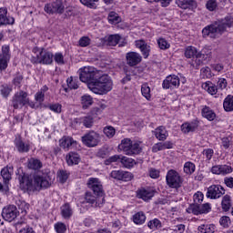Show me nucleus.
<instances>
[{
	"instance_id": "24",
	"label": "nucleus",
	"mask_w": 233,
	"mask_h": 233,
	"mask_svg": "<svg viewBox=\"0 0 233 233\" xmlns=\"http://www.w3.org/2000/svg\"><path fill=\"white\" fill-rule=\"evenodd\" d=\"M15 148L20 152V154H25L30 152V145L23 141L21 138H16L15 140Z\"/></svg>"
},
{
	"instance_id": "44",
	"label": "nucleus",
	"mask_w": 233,
	"mask_h": 233,
	"mask_svg": "<svg viewBox=\"0 0 233 233\" xmlns=\"http://www.w3.org/2000/svg\"><path fill=\"white\" fill-rule=\"evenodd\" d=\"M68 176H70V173L66 170L60 169L57 172V177L60 183H66V180L68 179Z\"/></svg>"
},
{
	"instance_id": "37",
	"label": "nucleus",
	"mask_w": 233,
	"mask_h": 233,
	"mask_svg": "<svg viewBox=\"0 0 233 233\" xmlns=\"http://www.w3.org/2000/svg\"><path fill=\"white\" fill-rule=\"evenodd\" d=\"M61 214L65 218V219H69L72 217V208H70V204H65L61 207Z\"/></svg>"
},
{
	"instance_id": "48",
	"label": "nucleus",
	"mask_w": 233,
	"mask_h": 233,
	"mask_svg": "<svg viewBox=\"0 0 233 233\" xmlns=\"http://www.w3.org/2000/svg\"><path fill=\"white\" fill-rule=\"evenodd\" d=\"M176 3L179 8H183V10H187V8H190V5H192L191 0H176Z\"/></svg>"
},
{
	"instance_id": "18",
	"label": "nucleus",
	"mask_w": 233,
	"mask_h": 233,
	"mask_svg": "<svg viewBox=\"0 0 233 233\" xmlns=\"http://www.w3.org/2000/svg\"><path fill=\"white\" fill-rule=\"evenodd\" d=\"M135 46L137 48H139L145 59H147L148 56H150L151 47L145 40L139 39L135 41Z\"/></svg>"
},
{
	"instance_id": "61",
	"label": "nucleus",
	"mask_w": 233,
	"mask_h": 233,
	"mask_svg": "<svg viewBox=\"0 0 233 233\" xmlns=\"http://www.w3.org/2000/svg\"><path fill=\"white\" fill-rule=\"evenodd\" d=\"M97 157L105 158L108 156V149L106 147H101L96 153Z\"/></svg>"
},
{
	"instance_id": "36",
	"label": "nucleus",
	"mask_w": 233,
	"mask_h": 233,
	"mask_svg": "<svg viewBox=\"0 0 233 233\" xmlns=\"http://www.w3.org/2000/svg\"><path fill=\"white\" fill-rule=\"evenodd\" d=\"M107 21L110 25H118V23H121V17H119L117 13L112 11L108 14Z\"/></svg>"
},
{
	"instance_id": "20",
	"label": "nucleus",
	"mask_w": 233,
	"mask_h": 233,
	"mask_svg": "<svg viewBox=\"0 0 233 233\" xmlns=\"http://www.w3.org/2000/svg\"><path fill=\"white\" fill-rule=\"evenodd\" d=\"M126 59L127 65L129 66H136V65H139V63L142 61L143 57L139 53L136 52H129L126 55Z\"/></svg>"
},
{
	"instance_id": "31",
	"label": "nucleus",
	"mask_w": 233,
	"mask_h": 233,
	"mask_svg": "<svg viewBox=\"0 0 233 233\" xmlns=\"http://www.w3.org/2000/svg\"><path fill=\"white\" fill-rule=\"evenodd\" d=\"M16 228H20L19 233H35L34 228L25 222L16 223Z\"/></svg>"
},
{
	"instance_id": "26",
	"label": "nucleus",
	"mask_w": 233,
	"mask_h": 233,
	"mask_svg": "<svg viewBox=\"0 0 233 233\" xmlns=\"http://www.w3.org/2000/svg\"><path fill=\"white\" fill-rule=\"evenodd\" d=\"M201 114L208 121H214L216 119V113L209 106H205L201 110Z\"/></svg>"
},
{
	"instance_id": "16",
	"label": "nucleus",
	"mask_w": 233,
	"mask_h": 233,
	"mask_svg": "<svg viewBox=\"0 0 233 233\" xmlns=\"http://www.w3.org/2000/svg\"><path fill=\"white\" fill-rule=\"evenodd\" d=\"M179 86V76L176 75H170L163 81V88L168 90V88L174 89Z\"/></svg>"
},
{
	"instance_id": "39",
	"label": "nucleus",
	"mask_w": 233,
	"mask_h": 233,
	"mask_svg": "<svg viewBox=\"0 0 233 233\" xmlns=\"http://www.w3.org/2000/svg\"><path fill=\"white\" fill-rule=\"evenodd\" d=\"M1 176L5 181V183H8V181H10V179H12V168L11 167H4L1 170Z\"/></svg>"
},
{
	"instance_id": "28",
	"label": "nucleus",
	"mask_w": 233,
	"mask_h": 233,
	"mask_svg": "<svg viewBox=\"0 0 233 233\" xmlns=\"http://www.w3.org/2000/svg\"><path fill=\"white\" fill-rule=\"evenodd\" d=\"M147 221V215L143 211H139L133 215V222L135 225H143Z\"/></svg>"
},
{
	"instance_id": "56",
	"label": "nucleus",
	"mask_w": 233,
	"mask_h": 233,
	"mask_svg": "<svg viewBox=\"0 0 233 233\" xmlns=\"http://www.w3.org/2000/svg\"><path fill=\"white\" fill-rule=\"evenodd\" d=\"M49 110H52V112H56V114H61V104H52L48 106Z\"/></svg>"
},
{
	"instance_id": "3",
	"label": "nucleus",
	"mask_w": 233,
	"mask_h": 233,
	"mask_svg": "<svg viewBox=\"0 0 233 233\" xmlns=\"http://www.w3.org/2000/svg\"><path fill=\"white\" fill-rule=\"evenodd\" d=\"M231 26H233V18L227 16L222 20L216 21L213 24L204 27L202 29V35L203 37L216 39V37H219V35H222L225 32H227V28H231Z\"/></svg>"
},
{
	"instance_id": "13",
	"label": "nucleus",
	"mask_w": 233,
	"mask_h": 233,
	"mask_svg": "<svg viewBox=\"0 0 233 233\" xmlns=\"http://www.w3.org/2000/svg\"><path fill=\"white\" fill-rule=\"evenodd\" d=\"M110 177L113 179H117L118 181H132L134 175L128 171L123 170H114L110 173Z\"/></svg>"
},
{
	"instance_id": "25",
	"label": "nucleus",
	"mask_w": 233,
	"mask_h": 233,
	"mask_svg": "<svg viewBox=\"0 0 233 233\" xmlns=\"http://www.w3.org/2000/svg\"><path fill=\"white\" fill-rule=\"evenodd\" d=\"M66 161L69 167H72L74 165H79L81 158L79 157V154L76 152H69L66 157Z\"/></svg>"
},
{
	"instance_id": "6",
	"label": "nucleus",
	"mask_w": 233,
	"mask_h": 233,
	"mask_svg": "<svg viewBox=\"0 0 233 233\" xmlns=\"http://www.w3.org/2000/svg\"><path fill=\"white\" fill-rule=\"evenodd\" d=\"M33 52H39L36 55V57L32 58V63L37 65H52L54 63V53L50 51H46L45 49H40L38 47H35Z\"/></svg>"
},
{
	"instance_id": "62",
	"label": "nucleus",
	"mask_w": 233,
	"mask_h": 233,
	"mask_svg": "<svg viewBox=\"0 0 233 233\" xmlns=\"http://www.w3.org/2000/svg\"><path fill=\"white\" fill-rule=\"evenodd\" d=\"M35 99L37 103H43V101H45V93L43 91H38L35 95Z\"/></svg>"
},
{
	"instance_id": "64",
	"label": "nucleus",
	"mask_w": 233,
	"mask_h": 233,
	"mask_svg": "<svg viewBox=\"0 0 233 233\" xmlns=\"http://www.w3.org/2000/svg\"><path fill=\"white\" fill-rule=\"evenodd\" d=\"M224 183L228 188H233V177H226L224 178Z\"/></svg>"
},
{
	"instance_id": "57",
	"label": "nucleus",
	"mask_w": 233,
	"mask_h": 233,
	"mask_svg": "<svg viewBox=\"0 0 233 233\" xmlns=\"http://www.w3.org/2000/svg\"><path fill=\"white\" fill-rule=\"evenodd\" d=\"M148 174L152 179H157V177H159V170H157L154 167L149 168Z\"/></svg>"
},
{
	"instance_id": "38",
	"label": "nucleus",
	"mask_w": 233,
	"mask_h": 233,
	"mask_svg": "<svg viewBox=\"0 0 233 233\" xmlns=\"http://www.w3.org/2000/svg\"><path fill=\"white\" fill-rule=\"evenodd\" d=\"M147 227L150 228V230H159L163 225L161 224V220L154 218L147 222Z\"/></svg>"
},
{
	"instance_id": "63",
	"label": "nucleus",
	"mask_w": 233,
	"mask_h": 233,
	"mask_svg": "<svg viewBox=\"0 0 233 233\" xmlns=\"http://www.w3.org/2000/svg\"><path fill=\"white\" fill-rule=\"evenodd\" d=\"M204 195L201 192H197L193 196V199L195 203H201L203 201Z\"/></svg>"
},
{
	"instance_id": "34",
	"label": "nucleus",
	"mask_w": 233,
	"mask_h": 233,
	"mask_svg": "<svg viewBox=\"0 0 233 233\" xmlns=\"http://www.w3.org/2000/svg\"><path fill=\"white\" fill-rule=\"evenodd\" d=\"M27 167L31 170H39L43 167V163L37 158H30Z\"/></svg>"
},
{
	"instance_id": "51",
	"label": "nucleus",
	"mask_w": 233,
	"mask_h": 233,
	"mask_svg": "<svg viewBox=\"0 0 233 233\" xmlns=\"http://www.w3.org/2000/svg\"><path fill=\"white\" fill-rule=\"evenodd\" d=\"M68 88H71V90H77L79 88V85L76 80H74V77L70 76L66 80Z\"/></svg>"
},
{
	"instance_id": "30",
	"label": "nucleus",
	"mask_w": 233,
	"mask_h": 233,
	"mask_svg": "<svg viewBox=\"0 0 233 233\" xmlns=\"http://www.w3.org/2000/svg\"><path fill=\"white\" fill-rule=\"evenodd\" d=\"M224 110L226 112H233V96L228 95L223 102Z\"/></svg>"
},
{
	"instance_id": "8",
	"label": "nucleus",
	"mask_w": 233,
	"mask_h": 233,
	"mask_svg": "<svg viewBox=\"0 0 233 233\" xmlns=\"http://www.w3.org/2000/svg\"><path fill=\"white\" fill-rule=\"evenodd\" d=\"M44 11L49 15H54V14H65V4L62 0H52L50 3L46 4Z\"/></svg>"
},
{
	"instance_id": "42",
	"label": "nucleus",
	"mask_w": 233,
	"mask_h": 233,
	"mask_svg": "<svg viewBox=\"0 0 233 233\" xmlns=\"http://www.w3.org/2000/svg\"><path fill=\"white\" fill-rule=\"evenodd\" d=\"M141 93H142L143 97L147 99V101H150L152 95L150 94V86H148V84L142 85Z\"/></svg>"
},
{
	"instance_id": "2",
	"label": "nucleus",
	"mask_w": 233,
	"mask_h": 233,
	"mask_svg": "<svg viewBox=\"0 0 233 233\" xmlns=\"http://www.w3.org/2000/svg\"><path fill=\"white\" fill-rule=\"evenodd\" d=\"M18 181L20 183V188L28 192L48 188L52 185V179H50L48 175H35L32 177L22 173L18 175Z\"/></svg>"
},
{
	"instance_id": "10",
	"label": "nucleus",
	"mask_w": 233,
	"mask_h": 233,
	"mask_svg": "<svg viewBox=\"0 0 233 233\" xmlns=\"http://www.w3.org/2000/svg\"><path fill=\"white\" fill-rule=\"evenodd\" d=\"M30 103L28 98V93L25 91H19L15 94L12 99V106L14 108H23L25 105Z\"/></svg>"
},
{
	"instance_id": "29",
	"label": "nucleus",
	"mask_w": 233,
	"mask_h": 233,
	"mask_svg": "<svg viewBox=\"0 0 233 233\" xmlns=\"http://www.w3.org/2000/svg\"><path fill=\"white\" fill-rule=\"evenodd\" d=\"M74 143H76V141H74V138H72L71 137H63L59 140V145L62 148H70V147H72Z\"/></svg>"
},
{
	"instance_id": "45",
	"label": "nucleus",
	"mask_w": 233,
	"mask_h": 233,
	"mask_svg": "<svg viewBox=\"0 0 233 233\" xmlns=\"http://www.w3.org/2000/svg\"><path fill=\"white\" fill-rule=\"evenodd\" d=\"M157 43L160 50H168V48H170V43H168V41L163 37L158 38Z\"/></svg>"
},
{
	"instance_id": "55",
	"label": "nucleus",
	"mask_w": 233,
	"mask_h": 233,
	"mask_svg": "<svg viewBox=\"0 0 233 233\" xmlns=\"http://www.w3.org/2000/svg\"><path fill=\"white\" fill-rule=\"evenodd\" d=\"M203 156H205L207 161H210L214 156V149L212 148H206L202 152Z\"/></svg>"
},
{
	"instance_id": "23",
	"label": "nucleus",
	"mask_w": 233,
	"mask_h": 233,
	"mask_svg": "<svg viewBox=\"0 0 233 233\" xmlns=\"http://www.w3.org/2000/svg\"><path fill=\"white\" fill-rule=\"evenodd\" d=\"M153 134L158 139V141H165L167 137H168V131H167V128L163 126H160L157 127L154 131Z\"/></svg>"
},
{
	"instance_id": "50",
	"label": "nucleus",
	"mask_w": 233,
	"mask_h": 233,
	"mask_svg": "<svg viewBox=\"0 0 233 233\" xmlns=\"http://www.w3.org/2000/svg\"><path fill=\"white\" fill-rule=\"evenodd\" d=\"M53 58L56 65H65V56H63V53H56L53 55Z\"/></svg>"
},
{
	"instance_id": "35",
	"label": "nucleus",
	"mask_w": 233,
	"mask_h": 233,
	"mask_svg": "<svg viewBox=\"0 0 233 233\" xmlns=\"http://www.w3.org/2000/svg\"><path fill=\"white\" fill-rule=\"evenodd\" d=\"M119 41H121V35H111L106 38V43L108 45V46H116Z\"/></svg>"
},
{
	"instance_id": "11",
	"label": "nucleus",
	"mask_w": 233,
	"mask_h": 233,
	"mask_svg": "<svg viewBox=\"0 0 233 233\" xmlns=\"http://www.w3.org/2000/svg\"><path fill=\"white\" fill-rule=\"evenodd\" d=\"M10 46H3L2 53L0 54V70H6L10 62Z\"/></svg>"
},
{
	"instance_id": "47",
	"label": "nucleus",
	"mask_w": 233,
	"mask_h": 233,
	"mask_svg": "<svg viewBox=\"0 0 233 233\" xmlns=\"http://www.w3.org/2000/svg\"><path fill=\"white\" fill-rule=\"evenodd\" d=\"M206 8L208 12H215L218 9V0H208L206 3Z\"/></svg>"
},
{
	"instance_id": "49",
	"label": "nucleus",
	"mask_w": 233,
	"mask_h": 233,
	"mask_svg": "<svg viewBox=\"0 0 233 233\" xmlns=\"http://www.w3.org/2000/svg\"><path fill=\"white\" fill-rule=\"evenodd\" d=\"M200 76L203 79H210V77H212V71H210V67H202L200 70Z\"/></svg>"
},
{
	"instance_id": "5",
	"label": "nucleus",
	"mask_w": 233,
	"mask_h": 233,
	"mask_svg": "<svg viewBox=\"0 0 233 233\" xmlns=\"http://www.w3.org/2000/svg\"><path fill=\"white\" fill-rule=\"evenodd\" d=\"M119 150L124 152L126 156H137L141 154V143L137 141H131L130 138H124L118 145Z\"/></svg>"
},
{
	"instance_id": "7",
	"label": "nucleus",
	"mask_w": 233,
	"mask_h": 233,
	"mask_svg": "<svg viewBox=\"0 0 233 233\" xmlns=\"http://www.w3.org/2000/svg\"><path fill=\"white\" fill-rule=\"evenodd\" d=\"M184 56L187 59H194L196 66H201L203 59H205V54L198 51V48L192 46L186 47Z\"/></svg>"
},
{
	"instance_id": "27",
	"label": "nucleus",
	"mask_w": 233,
	"mask_h": 233,
	"mask_svg": "<svg viewBox=\"0 0 233 233\" xmlns=\"http://www.w3.org/2000/svg\"><path fill=\"white\" fill-rule=\"evenodd\" d=\"M181 130L184 134H190V132H196L198 130L197 122H187L181 126Z\"/></svg>"
},
{
	"instance_id": "1",
	"label": "nucleus",
	"mask_w": 233,
	"mask_h": 233,
	"mask_svg": "<svg viewBox=\"0 0 233 233\" xmlns=\"http://www.w3.org/2000/svg\"><path fill=\"white\" fill-rule=\"evenodd\" d=\"M114 83L107 75H103L97 70H93L91 67L88 68V88L93 94L98 96H105L112 90Z\"/></svg>"
},
{
	"instance_id": "60",
	"label": "nucleus",
	"mask_w": 233,
	"mask_h": 233,
	"mask_svg": "<svg viewBox=\"0 0 233 233\" xmlns=\"http://www.w3.org/2000/svg\"><path fill=\"white\" fill-rule=\"evenodd\" d=\"M219 223L221 225V227H224V228H227V227H228V225H230V218L225 216L222 217L219 220Z\"/></svg>"
},
{
	"instance_id": "40",
	"label": "nucleus",
	"mask_w": 233,
	"mask_h": 233,
	"mask_svg": "<svg viewBox=\"0 0 233 233\" xmlns=\"http://www.w3.org/2000/svg\"><path fill=\"white\" fill-rule=\"evenodd\" d=\"M202 87L207 90L211 96H216L218 94V87L212 83H206L202 85Z\"/></svg>"
},
{
	"instance_id": "33",
	"label": "nucleus",
	"mask_w": 233,
	"mask_h": 233,
	"mask_svg": "<svg viewBox=\"0 0 233 233\" xmlns=\"http://www.w3.org/2000/svg\"><path fill=\"white\" fill-rule=\"evenodd\" d=\"M79 79L82 83L88 85V67L84 66L78 70Z\"/></svg>"
},
{
	"instance_id": "19",
	"label": "nucleus",
	"mask_w": 233,
	"mask_h": 233,
	"mask_svg": "<svg viewBox=\"0 0 233 233\" xmlns=\"http://www.w3.org/2000/svg\"><path fill=\"white\" fill-rule=\"evenodd\" d=\"M8 10L5 7L0 8V26H5L6 25H14L15 19L12 16H7Z\"/></svg>"
},
{
	"instance_id": "58",
	"label": "nucleus",
	"mask_w": 233,
	"mask_h": 233,
	"mask_svg": "<svg viewBox=\"0 0 233 233\" xmlns=\"http://www.w3.org/2000/svg\"><path fill=\"white\" fill-rule=\"evenodd\" d=\"M29 205L25 201H22L18 204V208L22 214H26V210L29 208Z\"/></svg>"
},
{
	"instance_id": "14",
	"label": "nucleus",
	"mask_w": 233,
	"mask_h": 233,
	"mask_svg": "<svg viewBox=\"0 0 233 233\" xmlns=\"http://www.w3.org/2000/svg\"><path fill=\"white\" fill-rule=\"evenodd\" d=\"M210 210H212V207L210 206L209 203H206L201 206H190V208H188L187 209V212L189 214L190 212H192L193 214H195V216H199V214H208Z\"/></svg>"
},
{
	"instance_id": "9",
	"label": "nucleus",
	"mask_w": 233,
	"mask_h": 233,
	"mask_svg": "<svg viewBox=\"0 0 233 233\" xmlns=\"http://www.w3.org/2000/svg\"><path fill=\"white\" fill-rule=\"evenodd\" d=\"M166 181L169 188H179L183 181L179 173L174 169L168 170L166 176Z\"/></svg>"
},
{
	"instance_id": "17",
	"label": "nucleus",
	"mask_w": 233,
	"mask_h": 233,
	"mask_svg": "<svg viewBox=\"0 0 233 233\" xmlns=\"http://www.w3.org/2000/svg\"><path fill=\"white\" fill-rule=\"evenodd\" d=\"M212 174L217 176H227L228 174H232V167L228 165H217L211 167Z\"/></svg>"
},
{
	"instance_id": "15",
	"label": "nucleus",
	"mask_w": 233,
	"mask_h": 233,
	"mask_svg": "<svg viewBox=\"0 0 233 233\" xmlns=\"http://www.w3.org/2000/svg\"><path fill=\"white\" fill-rule=\"evenodd\" d=\"M2 218L5 221H14V219L17 218V208H15V206H9L7 208H4L2 211Z\"/></svg>"
},
{
	"instance_id": "53",
	"label": "nucleus",
	"mask_w": 233,
	"mask_h": 233,
	"mask_svg": "<svg viewBox=\"0 0 233 233\" xmlns=\"http://www.w3.org/2000/svg\"><path fill=\"white\" fill-rule=\"evenodd\" d=\"M0 91L4 97H8V96H10V92H12V88L8 86V85H2L0 86Z\"/></svg>"
},
{
	"instance_id": "52",
	"label": "nucleus",
	"mask_w": 233,
	"mask_h": 233,
	"mask_svg": "<svg viewBox=\"0 0 233 233\" xmlns=\"http://www.w3.org/2000/svg\"><path fill=\"white\" fill-rule=\"evenodd\" d=\"M55 230L57 233H66V225L63 222H57L55 224Z\"/></svg>"
},
{
	"instance_id": "41",
	"label": "nucleus",
	"mask_w": 233,
	"mask_h": 233,
	"mask_svg": "<svg viewBox=\"0 0 233 233\" xmlns=\"http://www.w3.org/2000/svg\"><path fill=\"white\" fill-rule=\"evenodd\" d=\"M232 207V203L230 200V196L225 195L222 198V209L225 210V212L230 210V208Z\"/></svg>"
},
{
	"instance_id": "46",
	"label": "nucleus",
	"mask_w": 233,
	"mask_h": 233,
	"mask_svg": "<svg viewBox=\"0 0 233 233\" xmlns=\"http://www.w3.org/2000/svg\"><path fill=\"white\" fill-rule=\"evenodd\" d=\"M104 134L108 139H112L116 136V128L112 126H106L104 127Z\"/></svg>"
},
{
	"instance_id": "54",
	"label": "nucleus",
	"mask_w": 233,
	"mask_h": 233,
	"mask_svg": "<svg viewBox=\"0 0 233 233\" xmlns=\"http://www.w3.org/2000/svg\"><path fill=\"white\" fill-rule=\"evenodd\" d=\"M75 123H76V125H79L80 127L82 125L83 127H86V128H88V116L76 118Z\"/></svg>"
},
{
	"instance_id": "22",
	"label": "nucleus",
	"mask_w": 233,
	"mask_h": 233,
	"mask_svg": "<svg viewBox=\"0 0 233 233\" xmlns=\"http://www.w3.org/2000/svg\"><path fill=\"white\" fill-rule=\"evenodd\" d=\"M155 194L156 191L154 189L147 187L138 190L137 196L140 198V199H143V201H148L152 199Z\"/></svg>"
},
{
	"instance_id": "4",
	"label": "nucleus",
	"mask_w": 233,
	"mask_h": 233,
	"mask_svg": "<svg viewBox=\"0 0 233 233\" xmlns=\"http://www.w3.org/2000/svg\"><path fill=\"white\" fill-rule=\"evenodd\" d=\"M88 187L95 196L102 198L99 202L95 197H91L88 199V203L92 205V207H101V205L105 203V189L103 188V183L97 177H90L88 180Z\"/></svg>"
},
{
	"instance_id": "12",
	"label": "nucleus",
	"mask_w": 233,
	"mask_h": 233,
	"mask_svg": "<svg viewBox=\"0 0 233 233\" xmlns=\"http://www.w3.org/2000/svg\"><path fill=\"white\" fill-rule=\"evenodd\" d=\"M225 194V188L219 185H212L208 188L207 198L209 199H218Z\"/></svg>"
},
{
	"instance_id": "43",
	"label": "nucleus",
	"mask_w": 233,
	"mask_h": 233,
	"mask_svg": "<svg viewBox=\"0 0 233 233\" xmlns=\"http://www.w3.org/2000/svg\"><path fill=\"white\" fill-rule=\"evenodd\" d=\"M184 172L189 176L194 174L196 172V165L192 162H186L184 164Z\"/></svg>"
},
{
	"instance_id": "32",
	"label": "nucleus",
	"mask_w": 233,
	"mask_h": 233,
	"mask_svg": "<svg viewBox=\"0 0 233 233\" xmlns=\"http://www.w3.org/2000/svg\"><path fill=\"white\" fill-rule=\"evenodd\" d=\"M120 163L125 168H134L136 160L131 157L122 156Z\"/></svg>"
},
{
	"instance_id": "21",
	"label": "nucleus",
	"mask_w": 233,
	"mask_h": 233,
	"mask_svg": "<svg viewBox=\"0 0 233 233\" xmlns=\"http://www.w3.org/2000/svg\"><path fill=\"white\" fill-rule=\"evenodd\" d=\"M101 143V135L96 131H89L88 133V147H97Z\"/></svg>"
},
{
	"instance_id": "59",
	"label": "nucleus",
	"mask_w": 233,
	"mask_h": 233,
	"mask_svg": "<svg viewBox=\"0 0 233 233\" xmlns=\"http://www.w3.org/2000/svg\"><path fill=\"white\" fill-rule=\"evenodd\" d=\"M80 101L83 110H86L88 108V95L82 96Z\"/></svg>"
}]
</instances>
